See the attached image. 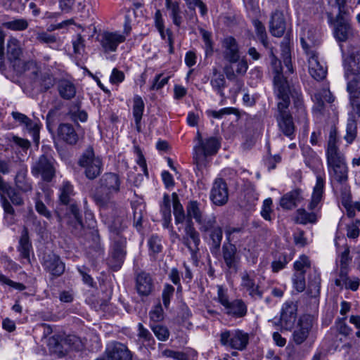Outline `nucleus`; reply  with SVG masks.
<instances>
[{
  "instance_id": "nucleus-5",
  "label": "nucleus",
  "mask_w": 360,
  "mask_h": 360,
  "mask_svg": "<svg viewBox=\"0 0 360 360\" xmlns=\"http://www.w3.org/2000/svg\"><path fill=\"white\" fill-rule=\"evenodd\" d=\"M109 229L112 244L108 264L112 269H120L126 255L127 240L122 235V229L115 225H110Z\"/></svg>"
},
{
  "instance_id": "nucleus-17",
  "label": "nucleus",
  "mask_w": 360,
  "mask_h": 360,
  "mask_svg": "<svg viewBox=\"0 0 360 360\" xmlns=\"http://www.w3.org/2000/svg\"><path fill=\"white\" fill-rule=\"evenodd\" d=\"M126 36L119 32H104L100 35V43L105 53L114 52L120 44L124 42Z\"/></svg>"
},
{
  "instance_id": "nucleus-52",
  "label": "nucleus",
  "mask_w": 360,
  "mask_h": 360,
  "mask_svg": "<svg viewBox=\"0 0 360 360\" xmlns=\"http://www.w3.org/2000/svg\"><path fill=\"white\" fill-rule=\"evenodd\" d=\"M200 32L205 44V53L207 56L211 55L213 53V43L211 39V33L205 30L201 29Z\"/></svg>"
},
{
  "instance_id": "nucleus-23",
  "label": "nucleus",
  "mask_w": 360,
  "mask_h": 360,
  "mask_svg": "<svg viewBox=\"0 0 360 360\" xmlns=\"http://www.w3.org/2000/svg\"><path fill=\"white\" fill-rule=\"evenodd\" d=\"M297 318V307L292 302L285 303L281 314L280 321L281 326L285 330H290Z\"/></svg>"
},
{
  "instance_id": "nucleus-42",
  "label": "nucleus",
  "mask_w": 360,
  "mask_h": 360,
  "mask_svg": "<svg viewBox=\"0 0 360 360\" xmlns=\"http://www.w3.org/2000/svg\"><path fill=\"white\" fill-rule=\"evenodd\" d=\"M144 110V103L143 99L139 96H136L134 98L133 105V115L134 117L136 129L140 130V124L142 119L143 112Z\"/></svg>"
},
{
  "instance_id": "nucleus-15",
  "label": "nucleus",
  "mask_w": 360,
  "mask_h": 360,
  "mask_svg": "<svg viewBox=\"0 0 360 360\" xmlns=\"http://www.w3.org/2000/svg\"><path fill=\"white\" fill-rule=\"evenodd\" d=\"M309 72L316 80L319 81L324 79L327 74V68L325 63L321 61L316 51H307Z\"/></svg>"
},
{
  "instance_id": "nucleus-48",
  "label": "nucleus",
  "mask_w": 360,
  "mask_h": 360,
  "mask_svg": "<svg viewBox=\"0 0 360 360\" xmlns=\"http://www.w3.org/2000/svg\"><path fill=\"white\" fill-rule=\"evenodd\" d=\"M317 217L314 212H307L305 210H297V221L303 224L307 223L314 224L316 221Z\"/></svg>"
},
{
  "instance_id": "nucleus-27",
  "label": "nucleus",
  "mask_w": 360,
  "mask_h": 360,
  "mask_svg": "<svg viewBox=\"0 0 360 360\" xmlns=\"http://www.w3.org/2000/svg\"><path fill=\"white\" fill-rule=\"evenodd\" d=\"M32 250V245L30 242L28 230L26 227L23 228L20 240L18 251L20 253V256L23 259L24 263L30 262V252Z\"/></svg>"
},
{
  "instance_id": "nucleus-63",
  "label": "nucleus",
  "mask_w": 360,
  "mask_h": 360,
  "mask_svg": "<svg viewBox=\"0 0 360 360\" xmlns=\"http://www.w3.org/2000/svg\"><path fill=\"white\" fill-rule=\"evenodd\" d=\"M174 288L171 285H166L162 292L163 304L166 308H168L170 303V298L173 295Z\"/></svg>"
},
{
  "instance_id": "nucleus-24",
  "label": "nucleus",
  "mask_w": 360,
  "mask_h": 360,
  "mask_svg": "<svg viewBox=\"0 0 360 360\" xmlns=\"http://www.w3.org/2000/svg\"><path fill=\"white\" fill-rule=\"evenodd\" d=\"M223 56L227 62H234L240 57L238 45L232 37L225 38L222 41Z\"/></svg>"
},
{
  "instance_id": "nucleus-16",
  "label": "nucleus",
  "mask_w": 360,
  "mask_h": 360,
  "mask_svg": "<svg viewBox=\"0 0 360 360\" xmlns=\"http://www.w3.org/2000/svg\"><path fill=\"white\" fill-rule=\"evenodd\" d=\"M32 172L34 176L41 175L46 181H50L55 174V169L52 160L42 155L32 166Z\"/></svg>"
},
{
  "instance_id": "nucleus-50",
  "label": "nucleus",
  "mask_w": 360,
  "mask_h": 360,
  "mask_svg": "<svg viewBox=\"0 0 360 360\" xmlns=\"http://www.w3.org/2000/svg\"><path fill=\"white\" fill-rule=\"evenodd\" d=\"M356 136V123L354 120L349 119L347 128H346V135L345 136V139L348 143H352Z\"/></svg>"
},
{
  "instance_id": "nucleus-56",
  "label": "nucleus",
  "mask_w": 360,
  "mask_h": 360,
  "mask_svg": "<svg viewBox=\"0 0 360 360\" xmlns=\"http://www.w3.org/2000/svg\"><path fill=\"white\" fill-rule=\"evenodd\" d=\"M24 126L26 129L32 134L34 141H37L39 139V125L37 122L32 121L29 119V121L26 122Z\"/></svg>"
},
{
  "instance_id": "nucleus-58",
  "label": "nucleus",
  "mask_w": 360,
  "mask_h": 360,
  "mask_svg": "<svg viewBox=\"0 0 360 360\" xmlns=\"http://www.w3.org/2000/svg\"><path fill=\"white\" fill-rule=\"evenodd\" d=\"M36 34V39L40 43L49 44H53L56 41V37L55 35L49 34L46 32H38Z\"/></svg>"
},
{
  "instance_id": "nucleus-60",
  "label": "nucleus",
  "mask_w": 360,
  "mask_h": 360,
  "mask_svg": "<svg viewBox=\"0 0 360 360\" xmlns=\"http://www.w3.org/2000/svg\"><path fill=\"white\" fill-rule=\"evenodd\" d=\"M295 270H303L304 269H311V264L309 258L305 255H302L294 264Z\"/></svg>"
},
{
  "instance_id": "nucleus-18",
  "label": "nucleus",
  "mask_w": 360,
  "mask_h": 360,
  "mask_svg": "<svg viewBox=\"0 0 360 360\" xmlns=\"http://www.w3.org/2000/svg\"><path fill=\"white\" fill-rule=\"evenodd\" d=\"M334 37L339 42H345L354 37V30L349 22L342 16H338L334 27Z\"/></svg>"
},
{
  "instance_id": "nucleus-7",
  "label": "nucleus",
  "mask_w": 360,
  "mask_h": 360,
  "mask_svg": "<svg viewBox=\"0 0 360 360\" xmlns=\"http://www.w3.org/2000/svg\"><path fill=\"white\" fill-rule=\"evenodd\" d=\"M79 165L84 169L86 176L89 179H94L101 172L102 161L96 156L92 147H88L82 155Z\"/></svg>"
},
{
  "instance_id": "nucleus-35",
  "label": "nucleus",
  "mask_w": 360,
  "mask_h": 360,
  "mask_svg": "<svg viewBox=\"0 0 360 360\" xmlns=\"http://www.w3.org/2000/svg\"><path fill=\"white\" fill-rule=\"evenodd\" d=\"M58 90L60 96L66 100L72 98L76 94L75 84L68 79H60L58 82Z\"/></svg>"
},
{
  "instance_id": "nucleus-14",
  "label": "nucleus",
  "mask_w": 360,
  "mask_h": 360,
  "mask_svg": "<svg viewBox=\"0 0 360 360\" xmlns=\"http://www.w3.org/2000/svg\"><path fill=\"white\" fill-rule=\"evenodd\" d=\"M313 322L314 319L310 315H303L299 319L292 333V338L295 344L301 345L307 340L313 327Z\"/></svg>"
},
{
  "instance_id": "nucleus-51",
  "label": "nucleus",
  "mask_w": 360,
  "mask_h": 360,
  "mask_svg": "<svg viewBox=\"0 0 360 360\" xmlns=\"http://www.w3.org/2000/svg\"><path fill=\"white\" fill-rule=\"evenodd\" d=\"M293 284L298 292H302L306 288L304 271H296L293 278Z\"/></svg>"
},
{
  "instance_id": "nucleus-11",
  "label": "nucleus",
  "mask_w": 360,
  "mask_h": 360,
  "mask_svg": "<svg viewBox=\"0 0 360 360\" xmlns=\"http://www.w3.org/2000/svg\"><path fill=\"white\" fill-rule=\"evenodd\" d=\"M133 354L128 347L119 342L108 345L103 356L96 360H132Z\"/></svg>"
},
{
  "instance_id": "nucleus-30",
  "label": "nucleus",
  "mask_w": 360,
  "mask_h": 360,
  "mask_svg": "<svg viewBox=\"0 0 360 360\" xmlns=\"http://www.w3.org/2000/svg\"><path fill=\"white\" fill-rule=\"evenodd\" d=\"M314 101V110L321 113L324 109L325 103H332L334 98L328 89H323L316 92L313 97Z\"/></svg>"
},
{
  "instance_id": "nucleus-32",
  "label": "nucleus",
  "mask_w": 360,
  "mask_h": 360,
  "mask_svg": "<svg viewBox=\"0 0 360 360\" xmlns=\"http://www.w3.org/2000/svg\"><path fill=\"white\" fill-rule=\"evenodd\" d=\"M6 53L10 61L18 60L22 53L20 41L13 37L8 38L6 44Z\"/></svg>"
},
{
  "instance_id": "nucleus-21",
  "label": "nucleus",
  "mask_w": 360,
  "mask_h": 360,
  "mask_svg": "<svg viewBox=\"0 0 360 360\" xmlns=\"http://www.w3.org/2000/svg\"><path fill=\"white\" fill-rule=\"evenodd\" d=\"M18 170L14 179L15 188L23 193L32 192V184L27 177V168L22 164H18Z\"/></svg>"
},
{
  "instance_id": "nucleus-59",
  "label": "nucleus",
  "mask_w": 360,
  "mask_h": 360,
  "mask_svg": "<svg viewBox=\"0 0 360 360\" xmlns=\"http://www.w3.org/2000/svg\"><path fill=\"white\" fill-rule=\"evenodd\" d=\"M272 200L269 198L264 200L263 202L262 208L261 210L262 217L267 221H271V212Z\"/></svg>"
},
{
  "instance_id": "nucleus-46",
  "label": "nucleus",
  "mask_w": 360,
  "mask_h": 360,
  "mask_svg": "<svg viewBox=\"0 0 360 360\" xmlns=\"http://www.w3.org/2000/svg\"><path fill=\"white\" fill-rule=\"evenodd\" d=\"M298 192L296 191L286 193L281 199V206L287 210H290L296 206V200L298 197Z\"/></svg>"
},
{
  "instance_id": "nucleus-39",
  "label": "nucleus",
  "mask_w": 360,
  "mask_h": 360,
  "mask_svg": "<svg viewBox=\"0 0 360 360\" xmlns=\"http://www.w3.org/2000/svg\"><path fill=\"white\" fill-rule=\"evenodd\" d=\"M321 278L319 274L317 271H312L308 276V294L312 297H316L320 292Z\"/></svg>"
},
{
  "instance_id": "nucleus-43",
  "label": "nucleus",
  "mask_w": 360,
  "mask_h": 360,
  "mask_svg": "<svg viewBox=\"0 0 360 360\" xmlns=\"http://www.w3.org/2000/svg\"><path fill=\"white\" fill-rule=\"evenodd\" d=\"M172 201H173V212L175 218L176 224L183 223L186 218L184 210L182 205L180 203L178 198V195L175 193H172Z\"/></svg>"
},
{
  "instance_id": "nucleus-28",
  "label": "nucleus",
  "mask_w": 360,
  "mask_h": 360,
  "mask_svg": "<svg viewBox=\"0 0 360 360\" xmlns=\"http://www.w3.org/2000/svg\"><path fill=\"white\" fill-rule=\"evenodd\" d=\"M59 137L70 145L76 144L79 136L74 127L70 124H60L58 130Z\"/></svg>"
},
{
  "instance_id": "nucleus-38",
  "label": "nucleus",
  "mask_w": 360,
  "mask_h": 360,
  "mask_svg": "<svg viewBox=\"0 0 360 360\" xmlns=\"http://www.w3.org/2000/svg\"><path fill=\"white\" fill-rule=\"evenodd\" d=\"M210 84L220 96H224L223 90L226 86V79L224 75L216 68H213Z\"/></svg>"
},
{
  "instance_id": "nucleus-53",
  "label": "nucleus",
  "mask_w": 360,
  "mask_h": 360,
  "mask_svg": "<svg viewBox=\"0 0 360 360\" xmlns=\"http://www.w3.org/2000/svg\"><path fill=\"white\" fill-rule=\"evenodd\" d=\"M149 250L151 253L158 254L162 251V245L161 239L158 236H152L148 242Z\"/></svg>"
},
{
  "instance_id": "nucleus-29",
  "label": "nucleus",
  "mask_w": 360,
  "mask_h": 360,
  "mask_svg": "<svg viewBox=\"0 0 360 360\" xmlns=\"http://www.w3.org/2000/svg\"><path fill=\"white\" fill-rule=\"evenodd\" d=\"M152 280L146 271H141L136 276V289L139 295H148L152 290Z\"/></svg>"
},
{
  "instance_id": "nucleus-40",
  "label": "nucleus",
  "mask_w": 360,
  "mask_h": 360,
  "mask_svg": "<svg viewBox=\"0 0 360 360\" xmlns=\"http://www.w3.org/2000/svg\"><path fill=\"white\" fill-rule=\"evenodd\" d=\"M187 220L194 219L197 222L204 215L203 208L197 201H190L186 206Z\"/></svg>"
},
{
  "instance_id": "nucleus-12",
  "label": "nucleus",
  "mask_w": 360,
  "mask_h": 360,
  "mask_svg": "<svg viewBox=\"0 0 360 360\" xmlns=\"http://www.w3.org/2000/svg\"><path fill=\"white\" fill-rule=\"evenodd\" d=\"M228 63L224 67V72L229 80L236 81L238 87L240 88L243 83L237 79V76H243L246 73L248 69V62L245 57H239L236 61Z\"/></svg>"
},
{
  "instance_id": "nucleus-8",
  "label": "nucleus",
  "mask_w": 360,
  "mask_h": 360,
  "mask_svg": "<svg viewBox=\"0 0 360 360\" xmlns=\"http://www.w3.org/2000/svg\"><path fill=\"white\" fill-rule=\"evenodd\" d=\"M73 186L69 181H63L59 188V200L60 202L63 205H70L69 210L70 214L75 220L76 228L82 229L83 224L82 222V218L79 213V210L77 205L75 203H72V196L74 195Z\"/></svg>"
},
{
  "instance_id": "nucleus-37",
  "label": "nucleus",
  "mask_w": 360,
  "mask_h": 360,
  "mask_svg": "<svg viewBox=\"0 0 360 360\" xmlns=\"http://www.w3.org/2000/svg\"><path fill=\"white\" fill-rule=\"evenodd\" d=\"M223 238L222 229L217 226L210 231L209 245L212 254H217L219 251Z\"/></svg>"
},
{
  "instance_id": "nucleus-31",
  "label": "nucleus",
  "mask_w": 360,
  "mask_h": 360,
  "mask_svg": "<svg viewBox=\"0 0 360 360\" xmlns=\"http://www.w3.org/2000/svg\"><path fill=\"white\" fill-rule=\"evenodd\" d=\"M325 180L321 175L316 176V185L314 187L311 202L308 208L311 210H314L322 199L324 192Z\"/></svg>"
},
{
  "instance_id": "nucleus-1",
  "label": "nucleus",
  "mask_w": 360,
  "mask_h": 360,
  "mask_svg": "<svg viewBox=\"0 0 360 360\" xmlns=\"http://www.w3.org/2000/svg\"><path fill=\"white\" fill-rule=\"evenodd\" d=\"M271 68L274 73V93L278 99L276 120L280 130L290 139L295 136V124L292 117L288 110L290 97L292 98L295 108L300 114V119L307 122V114L303 105V98L300 89L290 86L283 76L282 66L274 56L271 59Z\"/></svg>"
},
{
  "instance_id": "nucleus-55",
  "label": "nucleus",
  "mask_w": 360,
  "mask_h": 360,
  "mask_svg": "<svg viewBox=\"0 0 360 360\" xmlns=\"http://www.w3.org/2000/svg\"><path fill=\"white\" fill-rule=\"evenodd\" d=\"M360 220L355 219L347 227V236L349 238H356L359 236Z\"/></svg>"
},
{
  "instance_id": "nucleus-47",
  "label": "nucleus",
  "mask_w": 360,
  "mask_h": 360,
  "mask_svg": "<svg viewBox=\"0 0 360 360\" xmlns=\"http://www.w3.org/2000/svg\"><path fill=\"white\" fill-rule=\"evenodd\" d=\"M167 10L169 11V15L172 19L173 23L180 27L182 23L181 12L179 2L172 4L170 6L167 7Z\"/></svg>"
},
{
  "instance_id": "nucleus-26",
  "label": "nucleus",
  "mask_w": 360,
  "mask_h": 360,
  "mask_svg": "<svg viewBox=\"0 0 360 360\" xmlns=\"http://www.w3.org/2000/svg\"><path fill=\"white\" fill-rule=\"evenodd\" d=\"M223 257L228 268H238L239 257L237 254L236 247L234 245L227 243L223 245Z\"/></svg>"
},
{
  "instance_id": "nucleus-33",
  "label": "nucleus",
  "mask_w": 360,
  "mask_h": 360,
  "mask_svg": "<svg viewBox=\"0 0 360 360\" xmlns=\"http://www.w3.org/2000/svg\"><path fill=\"white\" fill-rule=\"evenodd\" d=\"M335 283L338 287L345 286L346 289L356 291L359 287L360 279L359 278H350L346 271H341L340 277L335 280Z\"/></svg>"
},
{
  "instance_id": "nucleus-61",
  "label": "nucleus",
  "mask_w": 360,
  "mask_h": 360,
  "mask_svg": "<svg viewBox=\"0 0 360 360\" xmlns=\"http://www.w3.org/2000/svg\"><path fill=\"white\" fill-rule=\"evenodd\" d=\"M71 119L74 121L86 122L88 117L86 111L80 109H71L70 111Z\"/></svg>"
},
{
  "instance_id": "nucleus-4",
  "label": "nucleus",
  "mask_w": 360,
  "mask_h": 360,
  "mask_svg": "<svg viewBox=\"0 0 360 360\" xmlns=\"http://www.w3.org/2000/svg\"><path fill=\"white\" fill-rule=\"evenodd\" d=\"M100 187L94 195V199L101 207L111 206V195L120 191V180L114 173H106L100 179Z\"/></svg>"
},
{
  "instance_id": "nucleus-36",
  "label": "nucleus",
  "mask_w": 360,
  "mask_h": 360,
  "mask_svg": "<svg viewBox=\"0 0 360 360\" xmlns=\"http://www.w3.org/2000/svg\"><path fill=\"white\" fill-rule=\"evenodd\" d=\"M43 265L47 270H64L65 264L55 254L45 255L43 257Z\"/></svg>"
},
{
  "instance_id": "nucleus-6",
  "label": "nucleus",
  "mask_w": 360,
  "mask_h": 360,
  "mask_svg": "<svg viewBox=\"0 0 360 360\" xmlns=\"http://www.w3.org/2000/svg\"><path fill=\"white\" fill-rule=\"evenodd\" d=\"M345 69V75L348 80L347 91L360 93V49L350 54L349 63Z\"/></svg>"
},
{
  "instance_id": "nucleus-44",
  "label": "nucleus",
  "mask_w": 360,
  "mask_h": 360,
  "mask_svg": "<svg viewBox=\"0 0 360 360\" xmlns=\"http://www.w3.org/2000/svg\"><path fill=\"white\" fill-rule=\"evenodd\" d=\"M4 27L13 31L25 30L29 25L28 21L24 18L13 19L3 23Z\"/></svg>"
},
{
  "instance_id": "nucleus-10",
  "label": "nucleus",
  "mask_w": 360,
  "mask_h": 360,
  "mask_svg": "<svg viewBox=\"0 0 360 360\" xmlns=\"http://www.w3.org/2000/svg\"><path fill=\"white\" fill-rule=\"evenodd\" d=\"M248 339V335L239 330H225L220 334V342L222 345L238 350L245 348Z\"/></svg>"
},
{
  "instance_id": "nucleus-3",
  "label": "nucleus",
  "mask_w": 360,
  "mask_h": 360,
  "mask_svg": "<svg viewBox=\"0 0 360 360\" xmlns=\"http://www.w3.org/2000/svg\"><path fill=\"white\" fill-rule=\"evenodd\" d=\"M198 143L193 148V161L198 169L201 170L207 166V158L216 154L221 146L220 140L216 136L202 139L198 133Z\"/></svg>"
},
{
  "instance_id": "nucleus-2",
  "label": "nucleus",
  "mask_w": 360,
  "mask_h": 360,
  "mask_svg": "<svg viewBox=\"0 0 360 360\" xmlns=\"http://www.w3.org/2000/svg\"><path fill=\"white\" fill-rule=\"evenodd\" d=\"M326 155L330 179L339 183L347 181L348 167L344 154L340 152L337 146L335 130H331L330 132Z\"/></svg>"
},
{
  "instance_id": "nucleus-20",
  "label": "nucleus",
  "mask_w": 360,
  "mask_h": 360,
  "mask_svg": "<svg viewBox=\"0 0 360 360\" xmlns=\"http://www.w3.org/2000/svg\"><path fill=\"white\" fill-rule=\"evenodd\" d=\"M210 198L217 205H223L226 203L229 198L228 188L223 179L215 180L211 191Z\"/></svg>"
},
{
  "instance_id": "nucleus-64",
  "label": "nucleus",
  "mask_w": 360,
  "mask_h": 360,
  "mask_svg": "<svg viewBox=\"0 0 360 360\" xmlns=\"http://www.w3.org/2000/svg\"><path fill=\"white\" fill-rule=\"evenodd\" d=\"M74 52L77 54H82L84 51V39L81 34H77L72 41Z\"/></svg>"
},
{
  "instance_id": "nucleus-22",
  "label": "nucleus",
  "mask_w": 360,
  "mask_h": 360,
  "mask_svg": "<svg viewBox=\"0 0 360 360\" xmlns=\"http://www.w3.org/2000/svg\"><path fill=\"white\" fill-rule=\"evenodd\" d=\"M16 188L12 187L0 176V196L7 195L14 205L20 206L24 204V199Z\"/></svg>"
},
{
  "instance_id": "nucleus-57",
  "label": "nucleus",
  "mask_w": 360,
  "mask_h": 360,
  "mask_svg": "<svg viewBox=\"0 0 360 360\" xmlns=\"http://www.w3.org/2000/svg\"><path fill=\"white\" fill-rule=\"evenodd\" d=\"M254 25H255V30H256L257 36L259 37V39H260L261 41L262 42V44L265 46H267V41H266V34L265 27L259 20H255L254 21Z\"/></svg>"
},
{
  "instance_id": "nucleus-25",
  "label": "nucleus",
  "mask_w": 360,
  "mask_h": 360,
  "mask_svg": "<svg viewBox=\"0 0 360 360\" xmlns=\"http://www.w3.org/2000/svg\"><path fill=\"white\" fill-rule=\"evenodd\" d=\"M270 32L276 37H281L285 30V22L282 12L276 11L271 15L269 26Z\"/></svg>"
},
{
  "instance_id": "nucleus-9",
  "label": "nucleus",
  "mask_w": 360,
  "mask_h": 360,
  "mask_svg": "<svg viewBox=\"0 0 360 360\" xmlns=\"http://www.w3.org/2000/svg\"><path fill=\"white\" fill-rule=\"evenodd\" d=\"M23 71H30L34 82L39 84L41 89L44 91L49 89L55 84V78L53 75L49 72H42L40 71L35 61L29 60L24 63Z\"/></svg>"
},
{
  "instance_id": "nucleus-34",
  "label": "nucleus",
  "mask_w": 360,
  "mask_h": 360,
  "mask_svg": "<svg viewBox=\"0 0 360 360\" xmlns=\"http://www.w3.org/2000/svg\"><path fill=\"white\" fill-rule=\"evenodd\" d=\"M226 313L236 318L243 317L247 314V306L242 300H235L225 308Z\"/></svg>"
},
{
  "instance_id": "nucleus-54",
  "label": "nucleus",
  "mask_w": 360,
  "mask_h": 360,
  "mask_svg": "<svg viewBox=\"0 0 360 360\" xmlns=\"http://www.w3.org/2000/svg\"><path fill=\"white\" fill-rule=\"evenodd\" d=\"M152 330L158 339L161 341L167 340L169 336V332L167 328L161 325L152 326Z\"/></svg>"
},
{
  "instance_id": "nucleus-49",
  "label": "nucleus",
  "mask_w": 360,
  "mask_h": 360,
  "mask_svg": "<svg viewBox=\"0 0 360 360\" xmlns=\"http://www.w3.org/2000/svg\"><path fill=\"white\" fill-rule=\"evenodd\" d=\"M352 258L349 257V249L348 247H346L344 251L341 252L337 258L336 263L341 270H344L349 267Z\"/></svg>"
},
{
  "instance_id": "nucleus-41",
  "label": "nucleus",
  "mask_w": 360,
  "mask_h": 360,
  "mask_svg": "<svg viewBox=\"0 0 360 360\" xmlns=\"http://www.w3.org/2000/svg\"><path fill=\"white\" fill-rule=\"evenodd\" d=\"M48 347L51 352L56 354L58 356H63L65 354V346L62 342V337L53 335L49 338Z\"/></svg>"
},
{
  "instance_id": "nucleus-45",
  "label": "nucleus",
  "mask_w": 360,
  "mask_h": 360,
  "mask_svg": "<svg viewBox=\"0 0 360 360\" xmlns=\"http://www.w3.org/2000/svg\"><path fill=\"white\" fill-rule=\"evenodd\" d=\"M199 225V229L202 232H207L212 230L215 228V224L217 223L216 217L213 215L205 216L203 215L202 218L200 219L197 221Z\"/></svg>"
},
{
  "instance_id": "nucleus-19",
  "label": "nucleus",
  "mask_w": 360,
  "mask_h": 360,
  "mask_svg": "<svg viewBox=\"0 0 360 360\" xmlns=\"http://www.w3.org/2000/svg\"><path fill=\"white\" fill-rule=\"evenodd\" d=\"M300 41L305 53L307 51H316L314 47L319 43V33L313 27H304L302 30Z\"/></svg>"
},
{
  "instance_id": "nucleus-13",
  "label": "nucleus",
  "mask_w": 360,
  "mask_h": 360,
  "mask_svg": "<svg viewBox=\"0 0 360 360\" xmlns=\"http://www.w3.org/2000/svg\"><path fill=\"white\" fill-rule=\"evenodd\" d=\"M184 231L185 234L181 239L182 243L191 252L192 258L195 262L196 252L199 250L198 246L200 239L198 232L195 230L193 223L190 219L186 221Z\"/></svg>"
},
{
  "instance_id": "nucleus-62",
  "label": "nucleus",
  "mask_w": 360,
  "mask_h": 360,
  "mask_svg": "<svg viewBox=\"0 0 360 360\" xmlns=\"http://www.w3.org/2000/svg\"><path fill=\"white\" fill-rule=\"evenodd\" d=\"M169 78V77H162V74L156 75V77L154 79L153 85L150 87V89L159 90L162 89L166 84H167Z\"/></svg>"
}]
</instances>
